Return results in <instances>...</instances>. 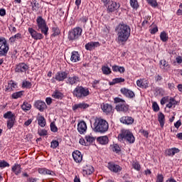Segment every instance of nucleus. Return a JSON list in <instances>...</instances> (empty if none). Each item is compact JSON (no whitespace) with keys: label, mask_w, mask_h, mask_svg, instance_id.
I'll list each match as a JSON object with an SVG mask.
<instances>
[{"label":"nucleus","mask_w":182,"mask_h":182,"mask_svg":"<svg viewBox=\"0 0 182 182\" xmlns=\"http://www.w3.org/2000/svg\"><path fill=\"white\" fill-rule=\"evenodd\" d=\"M109 149L112 150V151H114V153H117V154H120L122 151L120 146H119L117 144H113L110 145Z\"/></svg>","instance_id":"30"},{"label":"nucleus","mask_w":182,"mask_h":182,"mask_svg":"<svg viewBox=\"0 0 182 182\" xmlns=\"http://www.w3.org/2000/svg\"><path fill=\"white\" fill-rule=\"evenodd\" d=\"M177 153H180V149L178 148H171L165 151V155L171 157H173V156L177 154Z\"/></svg>","instance_id":"21"},{"label":"nucleus","mask_w":182,"mask_h":182,"mask_svg":"<svg viewBox=\"0 0 182 182\" xmlns=\"http://www.w3.org/2000/svg\"><path fill=\"white\" fill-rule=\"evenodd\" d=\"M18 39H22V34L17 33L10 38L11 42H15V41H18Z\"/></svg>","instance_id":"45"},{"label":"nucleus","mask_w":182,"mask_h":182,"mask_svg":"<svg viewBox=\"0 0 182 182\" xmlns=\"http://www.w3.org/2000/svg\"><path fill=\"white\" fill-rule=\"evenodd\" d=\"M164 114L160 112L159 114L158 115V122H159L161 127L164 128Z\"/></svg>","instance_id":"35"},{"label":"nucleus","mask_w":182,"mask_h":182,"mask_svg":"<svg viewBox=\"0 0 182 182\" xmlns=\"http://www.w3.org/2000/svg\"><path fill=\"white\" fill-rule=\"evenodd\" d=\"M152 109L154 112H159L160 110V107H159V105L157 104V102H153Z\"/></svg>","instance_id":"55"},{"label":"nucleus","mask_w":182,"mask_h":182,"mask_svg":"<svg viewBox=\"0 0 182 182\" xmlns=\"http://www.w3.org/2000/svg\"><path fill=\"white\" fill-rule=\"evenodd\" d=\"M4 118L8 119L9 120H11V119H16L15 114L12 113L11 111H9L4 114Z\"/></svg>","instance_id":"37"},{"label":"nucleus","mask_w":182,"mask_h":182,"mask_svg":"<svg viewBox=\"0 0 182 182\" xmlns=\"http://www.w3.org/2000/svg\"><path fill=\"white\" fill-rule=\"evenodd\" d=\"M32 6V11H34L35 12H38L39 9V2L37 0H33L31 3Z\"/></svg>","instance_id":"34"},{"label":"nucleus","mask_w":182,"mask_h":182,"mask_svg":"<svg viewBox=\"0 0 182 182\" xmlns=\"http://www.w3.org/2000/svg\"><path fill=\"white\" fill-rule=\"evenodd\" d=\"M39 136H48V131L46 129H40L38 132Z\"/></svg>","instance_id":"56"},{"label":"nucleus","mask_w":182,"mask_h":182,"mask_svg":"<svg viewBox=\"0 0 182 182\" xmlns=\"http://www.w3.org/2000/svg\"><path fill=\"white\" fill-rule=\"evenodd\" d=\"M70 60L74 63H76V62H79V60H80V55L77 51H73L71 53Z\"/></svg>","instance_id":"26"},{"label":"nucleus","mask_w":182,"mask_h":182,"mask_svg":"<svg viewBox=\"0 0 182 182\" xmlns=\"http://www.w3.org/2000/svg\"><path fill=\"white\" fill-rule=\"evenodd\" d=\"M28 31L31 38L34 39V41H41V39H43V34L38 33L33 28H28Z\"/></svg>","instance_id":"10"},{"label":"nucleus","mask_w":182,"mask_h":182,"mask_svg":"<svg viewBox=\"0 0 182 182\" xmlns=\"http://www.w3.org/2000/svg\"><path fill=\"white\" fill-rule=\"evenodd\" d=\"M95 132L106 133L109 130V123L102 118H97L94 123Z\"/></svg>","instance_id":"3"},{"label":"nucleus","mask_w":182,"mask_h":182,"mask_svg":"<svg viewBox=\"0 0 182 182\" xmlns=\"http://www.w3.org/2000/svg\"><path fill=\"white\" fill-rule=\"evenodd\" d=\"M79 82V77L77 75H73L71 77H68L66 80V84L70 85L71 86H73V85H77V83Z\"/></svg>","instance_id":"18"},{"label":"nucleus","mask_w":182,"mask_h":182,"mask_svg":"<svg viewBox=\"0 0 182 182\" xmlns=\"http://www.w3.org/2000/svg\"><path fill=\"white\" fill-rule=\"evenodd\" d=\"M120 92L124 96L126 97H129V99H133V97H135L136 95L134 94V92H133L132 90H129L126 87H123L120 90Z\"/></svg>","instance_id":"11"},{"label":"nucleus","mask_w":182,"mask_h":182,"mask_svg":"<svg viewBox=\"0 0 182 182\" xmlns=\"http://www.w3.org/2000/svg\"><path fill=\"white\" fill-rule=\"evenodd\" d=\"M15 120L16 119H9L7 121V128L11 129L14 127V125L15 124Z\"/></svg>","instance_id":"48"},{"label":"nucleus","mask_w":182,"mask_h":182,"mask_svg":"<svg viewBox=\"0 0 182 182\" xmlns=\"http://www.w3.org/2000/svg\"><path fill=\"white\" fill-rule=\"evenodd\" d=\"M106 8L108 14L116 12V11H119V9L120 8V3L111 1Z\"/></svg>","instance_id":"9"},{"label":"nucleus","mask_w":182,"mask_h":182,"mask_svg":"<svg viewBox=\"0 0 182 182\" xmlns=\"http://www.w3.org/2000/svg\"><path fill=\"white\" fill-rule=\"evenodd\" d=\"M52 97L54 99H62L63 97V94L59 91H55L52 95Z\"/></svg>","instance_id":"41"},{"label":"nucleus","mask_w":182,"mask_h":182,"mask_svg":"<svg viewBox=\"0 0 182 182\" xmlns=\"http://www.w3.org/2000/svg\"><path fill=\"white\" fill-rule=\"evenodd\" d=\"M149 32L150 33H151V35H154L155 33H157V32H159V28L157 27V26L152 24L151 26V28L149 29Z\"/></svg>","instance_id":"44"},{"label":"nucleus","mask_w":182,"mask_h":182,"mask_svg":"<svg viewBox=\"0 0 182 182\" xmlns=\"http://www.w3.org/2000/svg\"><path fill=\"white\" fill-rule=\"evenodd\" d=\"M58 146H59V141L56 140L52 141L51 145H50L51 149H56V147H58Z\"/></svg>","instance_id":"57"},{"label":"nucleus","mask_w":182,"mask_h":182,"mask_svg":"<svg viewBox=\"0 0 182 182\" xmlns=\"http://www.w3.org/2000/svg\"><path fill=\"white\" fill-rule=\"evenodd\" d=\"M108 168L113 173H120V171L122 170V167L120 166L114 164L112 162L108 164Z\"/></svg>","instance_id":"17"},{"label":"nucleus","mask_w":182,"mask_h":182,"mask_svg":"<svg viewBox=\"0 0 182 182\" xmlns=\"http://www.w3.org/2000/svg\"><path fill=\"white\" fill-rule=\"evenodd\" d=\"M89 107V105L86 104V102H81L79 104H75L73 106V110H85V109H87Z\"/></svg>","instance_id":"20"},{"label":"nucleus","mask_w":182,"mask_h":182,"mask_svg":"<svg viewBox=\"0 0 182 182\" xmlns=\"http://www.w3.org/2000/svg\"><path fill=\"white\" fill-rule=\"evenodd\" d=\"M31 107H32V105L27 102H24L21 105V109L24 112H28V110H31Z\"/></svg>","instance_id":"36"},{"label":"nucleus","mask_w":182,"mask_h":182,"mask_svg":"<svg viewBox=\"0 0 182 182\" xmlns=\"http://www.w3.org/2000/svg\"><path fill=\"white\" fill-rule=\"evenodd\" d=\"M11 171H13L16 176H19V174L22 173V168L21 167V164H15L14 166H13L11 168Z\"/></svg>","instance_id":"25"},{"label":"nucleus","mask_w":182,"mask_h":182,"mask_svg":"<svg viewBox=\"0 0 182 182\" xmlns=\"http://www.w3.org/2000/svg\"><path fill=\"white\" fill-rule=\"evenodd\" d=\"M23 93H25V91L14 92L11 95L12 99H19V97H22L23 96Z\"/></svg>","instance_id":"38"},{"label":"nucleus","mask_w":182,"mask_h":182,"mask_svg":"<svg viewBox=\"0 0 182 182\" xmlns=\"http://www.w3.org/2000/svg\"><path fill=\"white\" fill-rule=\"evenodd\" d=\"M9 51V44L6 39L4 37H0V56H6Z\"/></svg>","instance_id":"8"},{"label":"nucleus","mask_w":182,"mask_h":182,"mask_svg":"<svg viewBox=\"0 0 182 182\" xmlns=\"http://www.w3.org/2000/svg\"><path fill=\"white\" fill-rule=\"evenodd\" d=\"M28 69H29V66L26 63H21L16 65L15 72H17L18 73H23V72L27 71Z\"/></svg>","instance_id":"13"},{"label":"nucleus","mask_w":182,"mask_h":182,"mask_svg":"<svg viewBox=\"0 0 182 182\" xmlns=\"http://www.w3.org/2000/svg\"><path fill=\"white\" fill-rule=\"evenodd\" d=\"M160 65H162L163 69H165L166 70H170V65H168V63L166 61V60H161L160 61Z\"/></svg>","instance_id":"42"},{"label":"nucleus","mask_w":182,"mask_h":182,"mask_svg":"<svg viewBox=\"0 0 182 182\" xmlns=\"http://www.w3.org/2000/svg\"><path fill=\"white\" fill-rule=\"evenodd\" d=\"M53 36H58L60 33V30L58 27H53Z\"/></svg>","instance_id":"51"},{"label":"nucleus","mask_w":182,"mask_h":182,"mask_svg":"<svg viewBox=\"0 0 182 182\" xmlns=\"http://www.w3.org/2000/svg\"><path fill=\"white\" fill-rule=\"evenodd\" d=\"M34 106L38 110H40L41 112H43L45 109H46V103L45 102H43L41 100H38L35 102Z\"/></svg>","instance_id":"19"},{"label":"nucleus","mask_w":182,"mask_h":182,"mask_svg":"<svg viewBox=\"0 0 182 182\" xmlns=\"http://www.w3.org/2000/svg\"><path fill=\"white\" fill-rule=\"evenodd\" d=\"M102 70L104 75H110L112 73V70L107 66H103Z\"/></svg>","instance_id":"47"},{"label":"nucleus","mask_w":182,"mask_h":182,"mask_svg":"<svg viewBox=\"0 0 182 182\" xmlns=\"http://www.w3.org/2000/svg\"><path fill=\"white\" fill-rule=\"evenodd\" d=\"M50 130L54 133H56V132H58V127H56V125H55V124L53 123L50 124Z\"/></svg>","instance_id":"58"},{"label":"nucleus","mask_w":182,"mask_h":182,"mask_svg":"<svg viewBox=\"0 0 182 182\" xmlns=\"http://www.w3.org/2000/svg\"><path fill=\"white\" fill-rule=\"evenodd\" d=\"M176 60L177 63H182V57L178 55V57H176Z\"/></svg>","instance_id":"64"},{"label":"nucleus","mask_w":182,"mask_h":182,"mask_svg":"<svg viewBox=\"0 0 182 182\" xmlns=\"http://www.w3.org/2000/svg\"><path fill=\"white\" fill-rule=\"evenodd\" d=\"M160 39L162 42H167V41H168V36H167V33H166V31H162L161 33Z\"/></svg>","instance_id":"40"},{"label":"nucleus","mask_w":182,"mask_h":182,"mask_svg":"<svg viewBox=\"0 0 182 182\" xmlns=\"http://www.w3.org/2000/svg\"><path fill=\"white\" fill-rule=\"evenodd\" d=\"M17 87L18 84H16L13 80H11L8 84V87L6 89V92L8 90H9V92H14V90H15V89H16Z\"/></svg>","instance_id":"29"},{"label":"nucleus","mask_w":182,"mask_h":182,"mask_svg":"<svg viewBox=\"0 0 182 182\" xmlns=\"http://www.w3.org/2000/svg\"><path fill=\"white\" fill-rule=\"evenodd\" d=\"M37 121L38 126H41V127H45V126H46V119H45V117L39 115L37 117Z\"/></svg>","instance_id":"31"},{"label":"nucleus","mask_w":182,"mask_h":182,"mask_svg":"<svg viewBox=\"0 0 182 182\" xmlns=\"http://www.w3.org/2000/svg\"><path fill=\"white\" fill-rule=\"evenodd\" d=\"M177 15H178V16L182 15V4L179 5V9L177 11Z\"/></svg>","instance_id":"63"},{"label":"nucleus","mask_w":182,"mask_h":182,"mask_svg":"<svg viewBox=\"0 0 182 182\" xmlns=\"http://www.w3.org/2000/svg\"><path fill=\"white\" fill-rule=\"evenodd\" d=\"M85 140L87 141V144H90V143H93L95 140V137L90 136V135H87L85 136Z\"/></svg>","instance_id":"50"},{"label":"nucleus","mask_w":182,"mask_h":182,"mask_svg":"<svg viewBox=\"0 0 182 182\" xmlns=\"http://www.w3.org/2000/svg\"><path fill=\"white\" fill-rule=\"evenodd\" d=\"M119 121L122 124L130 125L134 123V119L129 116H123L119 119Z\"/></svg>","instance_id":"12"},{"label":"nucleus","mask_w":182,"mask_h":182,"mask_svg":"<svg viewBox=\"0 0 182 182\" xmlns=\"http://www.w3.org/2000/svg\"><path fill=\"white\" fill-rule=\"evenodd\" d=\"M167 102H168V97H164L161 100V105H166V103H167Z\"/></svg>","instance_id":"60"},{"label":"nucleus","mask_w":182,"mask_h":182,"mask_svg":"<svg viewBox=\"0 0 182 182\" xmlns=\"http://www.w3.org/2000/svg\"><path fill=\"white\" fill-rule=\"evenodd\" d=\"M168 102V103L166 105V107H168V109H171V107H176L177 105V101L174 98L171 97Z\"/></svg>","instance_id":"33"},{"label":"nucleus","mask_w":182,"mask_h":182,"mask_svg":"<svg viewBox=\"0 0 182 182\" xmlns=\"http://www.w3.org/2000/svg\"><path fill=\"white\" fill-rule=\"evenodd\" d=\"M73 95L77 99H85V97H87L90 95V91L87 87L77 86L73 92Z\"/></svg>","instance_id":"4"},{"label":"nucleus","mask_w":182,"mask_h":182,"mask_svg":"<svg viewBox=\"0 0 182 182\" xmlns=\"http://www.w3.org/2000/svg\"><path fill=\"white\" fill-rule=\"evenodd\" d=\"M124 82V78L117 77L112 80L110 85H116L117 83H123Z\"/></svg>","instance_id":"43"},{"label":"nucleus","mask_w":182,"mask_h":182,"mask_svg":"<svg viewBox=\"0 0 182 182\" xmlns=\"http://www.w3.org/2000/svg\"><path fill=\"white\" fill-rule=\"evenodd\" d=\"M5 167H9V164L6 161H1L0 168H5Z\"/></svg>","instance_id":"54"},{"label":"nucleus","mask_w":182,"mask_h":182,"mask_svg":"<svg viewBox=\"0 0 182 182\" xmlns=\"http://www.w3.org/2000/svg\"><path fill=\"white\" fill-rule=\"evenodd\" d=\"M151 16H147L146 19H145L143 22H142V26H146V25H149V21H150L151 19Z\"/></svg>","instance_id":"59"},{"label":"nucleus","mask_w":182,"mask_h":182,"mask_svg":"<svg viewBox=\"0 0 182 182\" xmlns=\"http://www.w3.org/2000/svg\"><path fill=\"white\" fill-rule=\"evenodd\" d=\"M164 176L161 173H158L156 176V182H164Z\"/></svg>","instance_id":"53"},{"label":"nucleus","mask_w":182,"mask_h":182,"mask_svg":"<svg viewBox=\"0 0 182 182\" xmlns=\"http://www.w3.org/2000/svg\"><path fill=\"white\" fill-rule=\"evenodd\" d=\"M130 5L133 9H137L139 8V2H137V0H130Z\"/></svg>","instance_id":"49"},{"label":"nucleus","mask_w":182,"mask_h":182,"mask_svg":"<svg viewBox=\"0 0 182 182\" xmlns=\"http://www.w3.org/2000/svg\"><path fill=\"white\" fill-rule=\"evenodd\" d=\"M79 143L80 144H82V146H88L87 142H86V141H85V139L83 138L80 139Z\"/></svg>","instance_id":"62"},{"label":"nucleus","mask_w":182,"mask_h":182,"mask_svg":"<svg viewBox=\"0 0 182 182\" xmlns=\"http://www.w3.org/2000/svg\"><path fill=\"white\" fill-rule=\"evenodd\" d=\"M132 166L134 170L136 171H140L141 170V166L140 165V163L139 161H133L132 164Z\"/></svg>","instance_id":"39"},{"label":"nucleus","mask_w":182,"mask_h":182,"mask_svg":"<svg viewBox=\"0 0 182 182\" xmlns=\"http://www.w3.org/2000/svg\"><path fill=\"white\" fill-rule=\"evenodd\" d=\"M136 85L138 87H142L144 89H147L149 87V81L144 79H139L136 81Z\"/></svg>","instance_id":"24"},{"label":"nucleus","mask_w":182,"mask_h":182,"mask_svg":"<svg viewBox=\"0 0 182 182\" xmlns=\"http://www.w3.org/2000/svg\"><path fill=\"white\" fill-rule=\"evenodd\" d=\"M86 130H87V125L85 121H81L77 124V131L80 134H84L86 133Z\"/></svg>","instance_id":"14"},{"label":"nucleus","mask_w":182,"mask_h":182,"mask_svg":"<svg viewBox=\"0 0 182 182\" xmlns=\"http://www.w3.org/2000/svg\"><path fill=\"white\" fill-rule=\"evenodd\" d=\"M22 87L26 89H31V87H32V83L29 81L24 80L22 83Z\"/></svg>","instance_id":"46"},{"label":"nucleus","mask_w":182,"mask_h":182,"mask_svg":"<svg viewBox=\"0 0 182 182\" xmlns=\"http://www.w3.org/2000/svg\"><path fill=\"white\" fill-rule=\"evenodd\" d=\"M73 159L75 163H82V160H83V156L80 151L77 150L73 152Z\"/></svg>","instance_id":"15"},{"label":"nucleus","mask_w":182,"mask_h":182,"mask_svg":"<svg viewBox=\"0 0 182 182\" xmlns=\"http://www.w3.org/2000/svg\"><path fill=\"white\" fill-rule=\"evenodd\" d=\"M95 171V168L92 166L91 165H87L83 167L82 173L83 174L86 176H90Z\"/></svg>","instance_id":"22"},{"label":"nucleus","mask_w":182,"mask_h":182,"mask_svg":"<svg viewBox=\"0 0 182 182\" xmlns=\"http://www.w3.org/2000/svg\"><path fill=\"white\" fill-rule=\"evenodd\" d=\"M146 1L149 4V5L152 6V8H156V6H157L158 5L157 1L156 0H146Z\"/></svg>","instance_id":"52"},{"label":"nucleus","mask_w":182,"mask_h":182,"mask_svg":"<svg viewBox=\"0 0 182 182\" xmlns=\"http://www.w3.org/2000/svg\"><path fill=\"white\" fill-rule=\"evenodd\" d=\"M68 77V73L66 72H58L55 74V79L58 80V82H63L65 79Z\"/></svg>","instance_id":"16"},{"label":"nucleus","mask_w":182,"mask_h":182,"mask_svg":"<svg viewBox=\"0 0 182 182\" xmlns=\"http://www.w3.org/2000/svg\"><path fill=\"white\" fill-rule=\"evenodd\" d=\"M100 46L99 42H90L85 45V49L87 50H92L95 48Z\"/></svg>","instance_id":"28"},{"label":"nucleus","mask_w":182,"mask_h":182,"mask_svg":"<svg viewBox=\"0 0 182 182\" xmlns=\"http://www.w3.org/2000/svg\"><path fill=\"white\" fill-rule=\"evenodd\" d=\"M117 32V42L119 45H124L127 41H129L130 38V33L132 28L127 24L119 23L115 28Z\"/></svg>","instance_id":"1"},{"label":"nucleus","mask_w":182,"mask_h":182,"mask_svg":"<svg viewBox=\"0 0 182 182\" xmlns=\"http://www.w3.org/2000/svg\"><path fill=\"white\" fill-rule=\"evenodd\" d=\"M114 103H119L116 105L115 109L117 112H121L122 113H127L129 112V105L126 103V101L124 100L115 97L114 99Z\"/></svg>","instance_id":"6"},{"label":"nucleus","mask_w":182,"mask_h":182,"mask_svg":"<svg viewBox=\"0 0 182 182\" xmlns=\"http://www.w3.org/2000/svg\"><path fill=\"white\" fill-rule=\"evenodd\" d=\"M118 139L120 141H126L129 144H133L136 141V138L133 135V132L130 129H123L121 130L120 134L118 135Z\"/></svg>","instance_id":"2"},{"label":"nucleus","mask_w":182,"mask_h":182,"mask_svg":"<svg viewBox=\"0 0 182 182\" xmlns=\"http://www.w3.org/2000/svg\"><path fill=\"white\" fill-rule=\"evenodd\" d=\"M38 171L39 174H43V176H45L46 174H48V176H55V172L46 168H38Z\"/></svg>","instance_id":"23"},{"label":"nucleus","mask_w":182,"mask_h":182,"mask_svg":"<svg viewBox=\"0 0 182 182\" xmlns=\"http://www.w3.org/2000/svg\"><path fill=\"white\" fill-rule=\"evenodd\" d=\"M83 30L80 27H75L68 32V38L69 41H77L82 36Z\"/></svg>","instance_id":"7"},{"label":"nucleus","mask_w":182,"mask_h":182,"mask_svg":"<svg viewBox=\"0 0 182 182\" xmlns=\"http://www.w3.org/2000/svg\"><path fill=\"white\" fill-rule=\"evenodd\" d=\"M101 109L104 112V113H106L107 114H109V113H112V110H113L112 105L109 104H103L101 106Z\"/></svg>","instance_id":"27"},{"label":"nucleus","mask_w":182,"mask_h":182,"mask_svg":"<svg viewBox=\"0 0 182 182\" xmlns=\"http://www.w3.org/2000/svg\"><path fill=\"white\" fill-rule=\"evenodd\" d=\"M36 24L38 31H41V33H43L45 36H48V32L49 31V27L46 24V21L43 17L39 16L36 18Z\"/></svg>","instance_id":"5"},{"label":"nucleus","mask_w":182,"mask_h":182,"mask_svg":"<svg viewBox=\"0 0 182 182\" xmlns=\"http://www.w3.org/2000/svg\"><path fill=\"white\" fill-rule=\"evenodd\" d=\"M33 122V119H29L24 122V126H26V127H28V126H30Z\"/></svg>","instance_id":"61"},{"label":"nucleus","mask_w":182,"mask_h":182,"mask_svg":"<svg viewBox=\"0 0 182 182\" xmlns=\"http://www.w3.org/2000/svg\"><path fill=\"white\" fill-rule=\"evenodd\" d=\"M97 141H98L100 144H107V143H109V137L107 136H99L97 139Z\"/></svg>","instance_id":"32"}]
</instances>
